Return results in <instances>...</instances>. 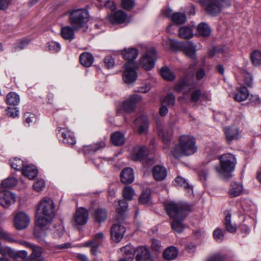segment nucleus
I'll return each mask as SVG.
<instances>
[{
  "mask_svg": "<svg viewBox=\"0 0 261 261\" xmlns=\"http://www.w3.org/2000/svg\"><path fill=\"white\" fill-rule=\"evenodd\" d=\"M55 205L53 200L45 197L40 202L36 212V224L43 228L50 225L54 216Z\"/></svg>",
  "mask_w": 261,
  "mask_h": 261,
  "instance_id": "1",
  "label": "nucleus"
},
{
  "mask_svg": "<svg viewBox=\"0 0 261 261\" xmlns=\"http://www.w3.org/2000/svg\"><path fill=\"white\" fill-rule=\"evenodd\" d=\"M197 150L195 138L191 135H183L178 139V143L175 145L171 151L175 158L189 156L193 154Z\"/></svg>",
  "mask_w": 261,
  "mask_h": 261,
  "instance_id": "2",
  "label": "nucleus"
},
{
  "mask_svg": "<svg viewBox=\"0 0 261 261\" xmlns=\"http://www.w3.org/2000/svg\"><path fill=\"white\" fill-rule=\"evenodd\" d=\"M220 166L216 167V170L220 176L228 178L234 171L237 159L234 155L227 153L220 157Z\"/></svg>",
  "mask_w": 261,
  "mask_h": 261,
  "instance_id": "3",
  "label": "nucleus"
},
{
  "mask_svg": "<svg viewBox=\"0 0 261 261\" xmlns=\"http://www.w3.org/2000/svg\"><path fill=\"white\" fill-rule=\"evenodd\" d=\"M164 206L171 218H186L191 212V206L186 203H176L173 201L167 202Z\"/></svg>",
  "mask_w": 261,
  "mask_h": 261,
  "instance_id": "4",
  "label": "nucleus"
},
{
  "mask_svg": "<svg viewBox=\"0 0 261 261\" xmlns=\"http://www.w3.org/2000/svg\"><path fill=\"white\" fill-rule=\"evenodd\" d=\"M163 44L166 48L173 50H176L178 48L180 47L182 51L187 57L193 59L196 58L195 46L191 42L181 43L175 40L167 38L163 40Z\"/></svg>",
  "mask_w": 261,
  "mask_h": 261,
  "instance_id": "5",
  "label": "nucleus"
},
{
  "mask_svg": "<svg viewBox=\"0 0 261 261\" xmlns=\"http://www.w3.org/2000/svg\"><path fill=\"white\" fill-rule=\"evenodd\" d=\"M89 15L85 9H78L69 12V21L76 30L84 27L89 20Z\"/></svg>",
  "mask_w": 261,
  "mask_h": 261,
  "instance_id": "6",
  "label": "nucleus"
},
{
  "mask_svg": "<svg viewBox=\"0 0 261 261\" xmlns=\"http://www.w3.org/2000/svg\"><path fill=\"white\" fill-rule=\"evenodd\" d=\"M199 2L207 13L212 16L219 14L222 8L231 5L229 0H199Z\"/></svg>",
  "mask_w": 261,
  "mask_h": 261,
  "instance_id": "7",
  "label": "nucleus"
},
{
  "mask_svg": "<svg viewBox=\"0 0 261 261\" xmlns=\"http://www.w3.org/2000/svg\"><path fill=\"white\" fill-rule=\"evenodd\" d=\"M13 215V224L17 230H23L29 226L30 223V218L26 213L19 211L15 212Z\"/></svg>",
  "mask_w": 261,
  "mask_h": 261,
  "instance_id": "8",
  "label": "nucleus"
},
{
  "mask_svg": "<svg viewBox=\"0 0 261 261\" xmlns=\"http://www.w3.org/2000/svg\"><path fill=\"white\" fill-rule=\"evenodd\" d=\"M124 68L123 81L127 84L134 83L137 78L136 64L134 62H129L125 64Z\"/></svg>",
  "mask_w": 261,
  "mask_h": 261,
  "instance_id": "9",
  "label": "nucleus"
},
{
  "mask_svg": "<svg viewBox=\"0 0 261 261\" xmlns=\"http://www.w3.org/2000/svg\"><path fill=\"white\" fill-rule=\"evenodd\" d=\"M89 218L87 210L84 207L78 208L73 216L72 224L73 226L79 228V226L86 224Z\"/></svg>",
  "mask_w": 261,
  "mask_h": 261,
  "instance_id": "10",
  "label": "nucleus"
},
{
  "mask_svg": "<svg viewBox=\"0 0 261 261\" xmlns=\"http://www.w3.org/2000/svg\"><path fill=\"white\" fill-rule=\"evenodd\" d=\"M105 236L102 232H98L95 234L92 240H89L84 244L85 247H91V253L93 255H96L98 252V248L101 245Z\"/></svg>",
  "mask_w": 261,
  "mask_h": 261,
  "instance_id": "11",
  "label": "nucleus"
},
{
  "mask_svg": "<svg viewBox=\"0 0 261 261\" xmlns=\"http://www.w3.org/2000/svg\"><path fill=\"white\" fill-rule=\"evenodd\" d=\"M142 100V97L138 94L130 95L121 105V109L126 113H130L135 111L136 105Z\"/></svg>",
  "mask_w": 261,
  "mask_h": 261,
  "instance_id": "12",
  "label": "nucleus"
},
{
  "mask_svg": "<svg viewBox=\"0 0 261 261\" xmlns=\"http://www.w3.org/2000/svg\"><path fill=\"white\" fill-rule=\"evenodd\" d=\"M156 51L151 49L146 51L140 60V64L146 70L151 69L154 65Z\"/></svg>",
  "mask_w": 261,
  "mask_h": 261,
  "instance_id": "13",
  "label": "nucleus"
},
{
  "mask_svg": "<svg viewBox=\"0 0 261 261\" xmlns=\"http://www.w3.org/2000/svg\"><path fill=\"white\" fill-rule=\"evenodd\" d=\"M16 201L15 195L9 191H4L0 192V205L5 208L9 207Z\"/></svg>",
  "mask_w": 261,
  "mask_h": 261,
  "instance_id": "14",
  "label": "nucleus"
},
{
  "mask_svg": "<svg viewBox=\"0 0 261 261\" xmlns=\"http://www.w3.org/2000/svg\"><path fill=\"white\" fill-rule=\"evenodd\" d=\"M147 154V149L144 146H136L134 147L130 153V157L133 161L142 160Z\"/></svg>",
  "mask_w": 261,
  "mask_h": 261,
  "instance_id": "15",
  "label": "nucleus"
},
{
  "mask_svg": "<svg viewBox=\"0 0 261 261\" xmlns=\"http://www.w3.org/2000/svg\"><path fill=\"white\" fill-rule=\"evenodd\" d=\"M110 231L112 240L119 242L123 237L125 228L119 223H117L112 226Z\"/></svg>",
  "mask_w": 261,
  "mask_h": 261,
  "instance_id": "16",
  "label": "nucleus"
},
{
  "mask_svg": "<svg viewBox=\"0 0 261 261\" xmlns=\"http://www.w3.org/2000/svg\"><path fill=\"white\" fill-rule=\"evenodd\" d=\"M244 193V188L241 183L236 181L231 183L228 193L230 197H236L243 194Z\"/></svg>",
  "mask_w": 261,
  "mask_h": 261,
  "instance_id": "17",
  "label": "nucleus"
},
{
  "mask_svg": "<svg viewBox=\"0 0 261 261\" xmlns=\"http://www.w3.org/2000/svg\"><path fill=\"white\" fill-rule=\"evenodd\" d=\"M127 18L126 14L122 11L119 10L108 16L109 21L113 23H123Z\"/></svg>",
  "mask_w": 261,
  "mask_h": 261,
  "instance_id": "18",
  "label": "nucleus"
},
{
  "mask_svg": "<svg viewBox=\"0 0 261 261\" xmlns=\"http://www.w3.org/2000/svg\"><path fill=\"white\" fill-rule=\"evenodd\" d=\"M59 132V134L61 133V136L63 138L64 143L69 146H73L76 143V140L72 132L65 128H61Z\"/></svg>",
  "mask_w": 261,
  "mask_h": 261,
  "instance_id": "19",
  "label": "nucleus"
},
{
  "mask_svg": "<svg viewBox=\"0 0 261 261\" xmlns=\"http://www.w3.org/2000/svg\"><path fill=\"white\" fill-rule=\"evenodd\" d=\"M249 92L246 87L241 86L236 89L234 99L238 102H242L248 99Z\"/></svg>",
  "mask_w": 261,
  "mask_h": 261,
  "instance_id": "20",
  "label": "nucleus"
},
{
  "mask_svg": "<svg viewBox=\"0 0 261 261\" xmlns=\"http://www.w3.org/2000/svg\"><path fill=\"white\" fill-rule=\"evenodd\" d=\"M137 261H154L148 250L145 247H140L137 250Z\"/></svg>",
  "mask_w": 261,
  "mask_h": 261,
  "instance_id": "21",
  "label": "nucleus"
},
{
  "mask_svg": "<svg viewBox=\"0 0 261 261\" xmlns=\"http://www.w3.org/2000/svg\"><path fill=\"white\" fill-rule=\"evenodd\" d=\"M49 225H48L43 228H41L36 225V228L34 230V236L40 244H45L47 243L45 240L47 234L45 232V230L48 229Z\"/></svg>",
  "mask_w": 261,
  "mask_h": 261,
  "instance_id": "22",
  "label": "nucleus"
},
{
  "mask_svg": "<svg viewBox=\"0 0 261 261\" xmlns=\"http://www.w3.org/2000/svg\"><path fill=\"white\" fill-rule=\"evenodd\" d=\"M152 174L154 178L158 181L164 180L167 175L166 169L162 166L157 165L152 169Z\"/></svg>",
  "mask_w": 261,
  "mask_h": 261,
  "instance_id": "23",
  "label": "nucleus"
},
{
  "mask_svg": "<svg viewBox=\"0 0 261 261\" xmlns=\"http://www.w3.org/2000/svg\"><path fill=\"white\" fill-rule=\"evenodd\" d=\"M175 125V122L172 121L170 122L169 123V128L168 130H166L164 129H158V134L159 137L162 138L163 141L164 143H168L171 137L172 134V129Z\"/></svg>",
  "mask_w": 261,
  "mask_h": 261,
  "instance_id": "24",
  "label": "nucleus"
},
{
  "mask_svg": "<svg viewBox=\"0 0 261 261\" xmlns=\"http://www.w3.org/2000/svg\"><path fill=\"white\" fill-rule=\"evenodd\" d=\"M121 180L124 184H130L134 180L133 170L130 168L124 169L121 173Z\"/></svg>",
  "mask_w": 261,
  "mask_h": 261,
  "instance_id": "25",
  "label": "nucleus"
},
{
  "mask_svg": "<svg viewBox=\"0 0 261 261\" xmlns=\"http://www.w3.org/2000/svg\"><path fill=\"white\" fill-rule=\"evenodd\" d=\"M193 26H184L179 29V36L181 38L189 39L193 37Z\"/></svg>",
  "mask_w": 261,
  "mask_h": 261,
  "instance_id": "26",
  "label": "nucleus"
},
{
  "mask_svg": "<svg viewBox=\"0 0 261 261\" xmlns=\"http://www.w3.org/2000/svg\"><path fill=\"white\" fill-rule=\"evenodd\" d=\"M22 173L30 179H33L37 176L38 171L35 166L29 165L22 168Z\"/></svg>",
  "mask_w": 261,
  "mask_h": 261,
  "instance_id": "27",
  "label": "nucleus"
},
{
  "mask_svg": "<svg viewBox=\"0 0 261 261\" xmlns=\"http://www.w3.org/2000/svg\"><path fill=\"white\" fill-rule=\"evenodd\" d=\"M225 134L226 139L228 141H231L232 140L238 138L239 135L238 128L234 126L226 128Z\"/></svg>",
  "mask_w": 261,
  "mask_h": 261,
  "instance_id": "28",
  "label": "nucleus"
},
{
  "mask_svg": "<svg viewBox=\"0 0 261 261\" xmlns=\"http://www.w3.org/2000/svg\"><path fill=\"white\" fill-rule=\"evenodd\" d=\"M74 30L72 26H66L61 29V35L64 39L71 40L74 38Z\"/></svg>",
  "mask_w": 261,
  "mask_h": 261,
  "instance_id": "29",
  "label": "nucleus"
},
{
  "mask_svg": "<svg viewBox=\"0 0 261 261\" xmlns=\"http://www.w3.org/2000/svg\"><path fill=\"white\" fill-rule=\"evenodd\" d=\"M106 144L103 141H100L97 143L90 145H85L83 147V151L84 153L87 154L91 152H95L101 148L105 147Z\"/></svg>",
  "mask_w": 261,
  "mask_h": 261,
  "instance_id": "30",
  "label": "nucleus"
},
{
  "mask_svg": "<svg viewBox=\"0 0 261 261\" xmlns=\"http://www.w3.org/2000/svg\"><path fill=\"white\" fill-rule=\"evenodd\" d=\"M80 61L82 65L90 67L93 63L94 58L90 53H84L80 55Z\"/></svg>",
  "mask_w": 261,
  "mask_h": 261,
  "instance_id": "31",
  "label": "nucleus"
},
{
  "mask_svg": "<svg viewBox=\"0 0 261 261\" xmlns=\"http://www.w3.org/2000/svg\"><path fill=\"white\" fill-rule=\"evenodd\" d=\"M225 214V221L224 225L226 230L231 233H234L237 231V228L235 225H233L231 221V214L226 211Z\"/></svg>",
  "mask_w": 261,
  "mask_h": 261,
  "instance_id": "32",
  "label": "nucleus"
},
{
  "mask_svg": "<svg viewBox=\"0 0 261 261\" xmlns=\"http://www.w3.org/2000/svg\"><path fill=\"white\" fill-rule=\"evenodd\" d=\"M185 218H172V228L177 233H181L184 229L182 221Z\"/></svg>",
  "mask_w": 261,
  "mask_h": 261,
  "instance_id": "33",
  "label": "nucleus"
},
{
  "mask_svg": "<svg viewBox=\"0 0 261 261\" xmlns=\"http://www.w3.org/2000/svg\"><path fill=\"white\" fill-rule=\"evenodd\" d=\"M124 58L128 61H133L138 56V51L135 48L125 49L122 53Z\"/></svg>",
  "mask_w": 261,
  "mask_h": 261,
  "instance_id": "34",
  "label": "nucleus"
},
{
  "mask_svg": "<svg viewBox=\"0 0 261 261\" xmlns=\"http://www.w3.org/2000/svg\"><path fill=\"white\" fill-rule=\"evenodd\" d=\"M178 255V250L174 247H170L165 250L163 253L164 257L167 260H172Z\"/></svg>",
  "mask_w": 261,
  "mask_h": 261,
  "instance_id": "35",
  "label": "nucleus"
},
{
  "mask_svg": "<svg viewBox=\"0 0 261 261\" xmlns=\"http://www.w3.org/2000/svg\"><path fill=\"white\" fill-rule=\"evenodd\" d=\"M94 218L95 221L98 223L103 222L107 218V212L105 209L98 208L94 212Z\"/></svg>",
  "mask_w": 261,
  "mask_h": 261,
  "instance_id": "36",
  "label": "nucleus"
},
{
  "mask_svg": "<svg viewBox=\"0 0 261 261\" xmlns=\"http://www.w3.org/2000/svg\"><path fill=\"white\" fill-rule=\"evenodd\" d=\"M121 251L124 256L129 258V260H133L136 251L135 248L131 245H127L121 248Z\"/></svg>",
  "mask_w": 261,
  "mask_h": 261,
  "instance_id": "37",
  "label": "nucleus"
},
{
  "mask_svg": "<svg viewBox=\"0 0 261 261\" xmlns=\"http://www.w3.org/2000/svg\"><path fill=\"white\" fill-rule=\"evenodd\" d=\"M111 140L115 145L119 146L124 143L125 138L123 134L120 132H115L111 135Z\"/></svg>",
  "mask_w": 261,
  "mask_h": 261,
  "instance_id": "38",
  "label": "nucleus"
},
{
  "mask_svg": "<svg viewBox=\"0 0 261 261\" xmlns=\"http://www.w3.org/2000/svg\"><path fill=\"white\" fill-rule=\"evenodd\" d=\"M6 102L9 105H17L20 102V97L15 92H10L7 95Z\"/></svg>",
  "mask_w": 261,
  "mask_h": 261,
  "instance_id": "39",
  "label": "nucleus"
},
{
  "mask_svg": "<svg viewBox=\"0 0 261 261\" xmlns=\"http://www.w3.org/2000/svg\"><path fill=\"white\" fill-rule=\"evenodd\" d=\"M134 122L135 123L143 122V123L141 124L139 126L138 133L140 134H144L146 133L148 129V121L146 119H144V118L140 117L137 118L135 120Z\"/></svg>",
  "mask_w": 261,
  "mask_h": 261,
  "instance_id": "40",
  "label": "nucleus"
},
{
  "mask_svg": "<svg viewBox=\"0 0 261 261\" xmlns=\"http://www.w3.org/2000/svg\"><path fill=\"white\" fill-rule=\"evenodd\" d=\"M30 248L32 250V253L29 256V260L31 261L36 258L41 257V256L42 254V249L41 247L32 244V246Z\"/></svg>",
  "mask_w": 261,
  "mask_h": 261,
  "instance_id": "41",
  "label": "nucleus"
},
{
  "mask_svg": "<svg viewBox=\"0 0 261 261\" xmlns=\"http://www.w3.org/2000/svg\"><path fill=\"white\" fill-rule=\"evenodd\" d=\"M187 17L185 14L182 13L176 12L172 15V20L176 24H180L185 23L186 21Z\"/></svg>",
  "mask_w": 261,
  "mask_h": 261,
  "instance_id": "42",
  "label": "nucleus"
},
{
  "mask_svg": "<svg viewBox=\"0 0 261 261\" xmlns=\"http://www.w3.org/2000/svg\"><path fill=\"white\" fill-rule=\"evenodd\" d=\"M161 74L165 80L168 81H173L175 78L174 74L167 67L161 69Z\"/></svg>",
  "mask_w": 261,
  "mask_h": 261,
  "instance_id": "43",
  "label": "nucleus"
},
{
  "mask_svg": "<svg viewBox=\"0 0 261 261\" xmlns=\"http://www.w3.org/2000/svg\"><path fill=\"white\" fill-rule=\"evenodd\" d=\"M197 31L200 35L205 37L209 36L211 33V29L205 23H200L197 27Z\"/></svg>",
  "mask_w": 261,
  "mask_h": 261,
  "instance_id": "44",
  "label": "nucleus"
},
{
  "mask_svg": "<svg viewBox=\"0 0 261 261\" xmlns=\"http://www.w3.org/2000/svg\"><path fill=\"white\" fill-rule=\"evenodd\" d=\"M122 193L125 199L131 200L135 195V191L132 187L126 186L124 187Z\"/></svg>",
  "mask_w": 261,
  "mask_h": 261,
  "instance_id": "45",
  "label": "nucleus"
},
{
  "mask_svg": "<svg viewBox=\"0 0 261 261\" xmlns=\"http://www.w3.org/2000/svg\"><path fill=\"white\" fill-rule=\"evenodd\" d=\"M186 87L190 88V83L187 79H184L176 84L174 89L178 92H180Z\"/></svg>",
  "mask_w": 261,
  "mask_h": 261,
  "instance_id": "46",
  "label": "nucleus"
},
{
  "mask_svg": "<svg viewBox=\"0 0 261 261\" xmlns=\"http://www.w3.org/2000/svg\"><path fill=\"white\" fill-rule=\"evenodd\" d=\"M139 201L142 204L148 205L150 203V192L149 190L144 191L139 197Z\"/></svg>",
  "mask_w": 261,
  "mask_h": 261,
  "instance_id": "47",
  "label": "nucleus"
},
{
  "mask_svg": "<svg viewBox=\"0 0 261 261\" xmlns=\"http://www.w3.org/2000/svg\"><path fill=\"white\" fill-rule=\"evenodd\" d=\"M251 59L253 64L255 66L261 65V51L259 50L253 51L251 55Z\"/></svg>",
  "mask_w": 261,
  "mask_h": 261,
  "instance_id": "48",
  "label": "nucleus"
},
{
  "mask_svg": "<svg viewBox=\"0 0 261 261\" xmlns=\"http://www.w3.org/2000/svg\"><path fill=\"white\" fill-rule=\"evenodd\" d=\"M18 180L13 177H9L4 179L1 183L3 188H9L14 187L17 185Z\"/></svg>",
  "mask_w": 261,
  "mask_h": 261,
  "instance_id": "49",
  "label": "nucleus"
},
{
  "mask_svg": "<svg viewBox=\"0 0 261 261\" xmlns=\"http://www.w3.org/2000/svg\"><path fill=\"white\" fill-rule=\"evenodd\" d=\"M175 182L177 186L183 187L188 192L192 190V187L189 185L185 179L181 176H177L175 179Z\"/></svg>",
  "mask_w": 261,
  "mask_h": 261,
  "instance_id": "50",
  "label": "nucleus"
},
{
  "mask_svg": "<svg viewBox=\"0 0 261 261\" xmlns=\"http://www.w3.org/2000/svg\"><path fill=\"white\" fill-rule=\"evenodd\" d=\"M10 164L12 168L17 170L22 169L23 166V161L20 159L17 158L11 160Z\"/></svg>",
  "mask_w": 261,
  "mask_h": 261,
  "instance_id": "51",
  "label": "nucleus"
},
{
  "mask_svg": "<svg viewBox=\"0 0 261 261\" xmlns=\"http://www.w3.org/2000/svg\"><path fill=\"white\" fill-rule=\"evenodd\" d=\"M1 239H3L5 241L9 242V243H16L18 242V240H15L13 237L12 233H10L7 231H6L4 229H2V233H1Z\"/></svg>",
  "mask_w": 261,
  "mask_h": 261,
  "instance_id": "52",
  "label": "nucleus"
},
{
  "mask_svg": "<svg viewBox=\"0 0 261 261\" xmlns=\"http://www.w3.org/2000/svg\"><path fill=\"white\" fill-rule=\"evenodd\" d=\"M241 73L244 78V84L248 86H251L253 83V78L251 73L245 69L242 70Z\"/></svg>",
  "mask_w": 261,
  "mask_h": 261,
  "instance_id": "53",
  "label": "nucleus"
},
{
  "mask_svg": "<svg viewBox=\"0 0 261 261\" xmlns=\"http://www.w3.org/2000/svg\"><path fill=\"white\" fill-rule=\"evenodd\" d=\"M175 96L172 93H169L162 100V103L163 105L166 106H173L175 104Z\"/></svg>",
  "mask_w": 261,
  "mask_h": 261,
  "instance_id": "54",
  "label": "nucleus"
},
{
  "mask_svg": "<svg viewBox=\"0 0 261 261\" xmlns=\"http://www.w3.org/2000/svg\"><path fill=\"white\" fill-rule=\"evenodd\" d=\"M118 203V205L116 207V211L119 214H122L127 210L128 204L123 200H119Z\"/></svg>",
  "mask_w": 261,
  "mask_h": 261,
  "instance_id": "55",
  "label": "nucleus"
},
{
  "mask_svg": "<svg viewBox=\"0 0 261 261\" xmlns=\"http://www.w3.org/2000/svg\"><path fill=\"white\" fill-rule=\"evenodd\" d=\"M213 236L217 242H222L224 239V232L221 229L218 228L214 231Z\"/></svg>",
  "mask_w": 261,
  "mask_h": 261,
  "instance_id": "56",
  "label": "nucleus"
},
{
  "mask_svg": "<svg viewBox=\"0 0 261 261\" xmlns=\"http://www.w3.org/2000/svg\"><path fill=\"white\" fill-rule=\"evenodd\" d=\"M34 189L35 191L37 192H40L45 187V182L42 179H38L33 185Z\"/></svg>",
  "mask_w": 261,
  "mask_h": 261,
  "instance_id": "57",
  "label": "nucleus"
},
{
  "mask_svg": "<svg viewBox=\"0 0 261 261\" xmlns=\"http://www.w3.org/2000/svg\"><path fill=\"white\" fill-rule=\"evenodd\" d=\"M47 47L49 50L54 52H58L61 49L60 45L58 43L54 41L48 42Z\"/></svg>",
  "mask_w": 261,
  "mask_h": 261,
  "instance_id": "58",
  "label": "nucleus"
},
{
  "mask_svg": "<svg viewBox=\"0 0 261 261\" xmlns=\"http://www.w3.org/2000/svg\"><path fill=\"white\" fill-rule=\"evenodd\" d=\"M24 123L30 124L35 121L36 118L34 114L27 112L24 114Z\"/></svg>",
  "mask_w": 261,
  "mask_h": 261,
  "instance_id": "59",
  "label": "nucleus"
},
{
  "mask_svg": "<svg viewBox=\"0 0 261 261\" xmlns=\"http://www.w3.org/2000/svg\"><path fill=\"white\" fill-rule=\"evenodd\" d=\"M122 6L126 10L132 9L135 6L134 0H122Z\"/></svg>",
  "mask_w": 261,
  "mask_h": 261,
  "instance_id": "60",
  "label": "nucleus"
},
{
  "mask_svg": "<svg viewBox=\"0 0 261 261\" xmlns=\"http://www.w3.org/2000/svg\"><path fill=\"white\" fill-rule=\"evenodd\" d=\"M6 113L8 116L15 118L18 115V110L16 108H9L6 110Z\"/></svg>",
  "mask_w": 261,
  "mask_h": 261,
  "instance_id": "61",
  "label": "nucleus"
},
{
  "mask_svg": "<svg viewBox=\"0 0 261 261\" xmlns=\"http://www.w3.org/2000/svg\"><path fill=\"white\" fill-rule=\"evenodd\" d=\"M150 83L149 82L145 83L138 88V91L141 93H146L150 90Z\"/></svg>",
  "mask_w": 261,
  "mask_h": 261,
  "instance_id": "62",
  "label": "nucleus"
},
{
  "mask_svg": "<svg viewBox=\"0 0 261 261\" xmlns=\"http://www.w3.org/2000/svg\"><path fill=\"white\" fill-rule=\"evenodd\" d=\"M201 92L200 90H196L192 93L191 95V100L193 102H197L200 95Z\"/></svg>",
  "mask_w": 261,
  "mask_h": 261,
  "instance_id": "63",
  "label": "nucleus"
},
{
  "mask_svg": "<svg viewBox=\"0 0 261 261\" xmlns=\"http://www.w3.org/2000/svg\"><path fill=\"white\" fill-rule=\"evenodd\" d=\"M105 64L109 68L113 67L114 65V60L111 57H106L105 59Z\"/></svg>",
  "mask_w": 261,
  "mask_h": 261,
  "instance_id": "64",
  "label": "nucleus"
}]
</instances>
